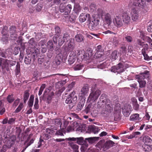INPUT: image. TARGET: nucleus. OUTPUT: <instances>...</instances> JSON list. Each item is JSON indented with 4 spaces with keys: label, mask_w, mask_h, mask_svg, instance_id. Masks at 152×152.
I'll return each instance as SVG.
<instances>
[{
    "label": "nucleus",
    "mask_w": 152,
    "mask_h": 152,
    "mask_svg": "<svg viewBox=\"0 0 152 152\" xmlns=\"http://www.w3.org/2000/svg\"><path fill=\"white\" fill-rule=\"evenodd\" d=\"M86 140H88L89 142H92L94 140V137H89L85 139Z\"/></svg>",
    "instance_id": "nucleus-64"
},
{
    "label": "nucleus",
    "mask_w": 152,
    "mask_h": 152,
    "mask_svg": "<svg viewBox=\"0 0 152 152\" xmlns=\"http://www.w3.org/2000/svg\"><path fill=\"white\" fill-rule=\"evenodd\" d=\"M34 140V139L33 138L31 139L29 142L27 143V145H25L26 146L22 150L21 152H24L26 150V148L30 145H31L32 144Z\"/></svg>",
    "instance_id": "nucleus-38"
},
{
    "label": "nucleus",
    "mask_w": 152,
    "mask_h": 152,
    "mask_svg": "<svg viewBox=\"0 0 152 152\" xmlns=\"http://www.w3.org/2000/svg\"><path fill=\"white\" fill-rule=\"evenodd\" d=\"M83 67V65L77 64L74 67V69L75 70H78L82 69Z\"/></svg>",
    "instance_id": "nucleus-40"
},
{
    "label": "nucleus",
    "mask_w": 152,
    "mask_h": 152,
    "mask_svg": "<svg viewBox=\"0 0 152 152\" xmlns=\"http://www.w3.org/2000/svg\"><path fill=\"white\" fill-rule=\"evenodd\" d=\"M62 38H60L58 40V45L61 46L64 43V40H63Z\"/></svg>",
    "instance_id": "nucleus-59"
},
{
    "label": "nucleus",
    "mask_w": 152,
    "mask_h": 152,
    "mask_svg": "<svg viewBox=\"0 0 152 152\" xmlns=\"http://www.w3.org/2000/svg\"><path fill=\"white\" fill-rule=\"evenodd\" d=\"M68 37V35L67 34H64V36L62 38L63 40H64V42L66 41L67 40Z\"/></svg>",
    "instance_id": "nucleus-56"
},
{
    "label": "nucleus",
    "mask_w": 152,
    "mask_h": 152,
    "mask_svg": "<svg viewBox=\"0 0 152 152\" xmlns=\"http://www.w3.org/2000/svg\"><path fill=\"white\" fill-rule=\"evenodd\" d=\"M133 107L134 109L135 110H138L139 108V105L137 103H136V104H133Z\"/></svg>",
    "instance_id": "nucleus-52"
},
{
    "label": "nucleus",
    "mask_w": 152,
    "mask_h": 152,
    "mask_svg": "<svg viewBox=\"0 0 152 152\" xmlns=\"http://www.w3.org/2000/svg\"><path fill=\"white\" fill-rule=\"evenodd\" d=\"M2 35L1 39V41L5 43L8 42L9 34H2Z\"/></svg>",
    "instance_id": "nucleus-25"
},
{
    "label": "nucleus",
    "mask_w": 152,
    "mask_h": 152,
    "mask_svg": "<svg viewBox=\"0 0 152 152\" xmlns=\"http://www.w3.org/2000/svg\"><path fill=\"white\" fill-rule=\"evenodd\" d=\"M45 86L46 85L45 84H43L40 87V90L39 92V95H40L42 94V91H43L45 87Z\"/></svg>",
    "instance_id": "nucleus-42"
},
{
    "label": "nucleus",
    "mask_w": 152,
    "mask_h": 152,
    "mask_svg": "<svg viewBox=\"0 0 152 152\" xmlns=\"http://www.w3.org/2000/svg\"><path fill=\"white\" fill-rule=\"evenodd\" d=\"M20 65L19 64H17L16 66V69L15 70V72L16 75L19 74L20 73Z\"/></svg>",
    "instance_id": "nucleus-37"
},
{
    "label": "nucleus",
    "mask_w": 152,
    "mask_h": 152,
    "mask_svg": "<svg viewBox=\"0 0 152 152\" xmlns=\"http://www.w3.org/2000/svg\"><path fill=\"white\" fill-rule=\"evenodd\" d=\"M56 44V42H53L52 41H49L47 43V47L48 50L51 51H53L55 47L54 44Z\"/></svg>",
    "instance_id": "nucleus-22"
},
{
    "label": "nucleus",
    "mask_w": 152,
    "mask_h": 152,
    "mask_svg": "<svg viewBox=\"0 0 152 152\" xmlns=\"http://www.w3.org/2000/svg\"><path fill=\"white\" fill-rule=\"evenodd\" d=\"M74 40L73 39H71L66 46V50L68 51H72L74 49Z\"/></svg>",
    "instance_id": "nucleus-14"
},
{
    "label": "nucleus",
    "mask_w": 152,
    "mask_h": 152,
    "mask_svg": "<svg viewBox=\"0 0 152 152\" xmlns=\"http://www.w3.org/2000/svg\"><path fill=\"white\" fill-rule=\"evenodd\" d=\"M23 107V104L22 103H20L18 107L16 108L15 111V113H17L20 112Z\"/></svg>",
    "instance_id": "nucleus-35"
},
{
    "label": "nucleus",
    "mask_w": 152,
    "mask_h": 152,
    "mask_svg": "<svg viewBox=\"0 0 152 152\" xmlns=\"http://www.w3.org/2000/svg\"><path fill=\"white\" fill-rule=\"evenodd\" d=\"M91 16L89 14H85L82 13L79 17V21L81 22H83L87 19L89 22L91 21Z\"/></svg>",
    "instance_id": "nucleus-10"
},
{
    "label": "nucleus",
    "mask_w": 152,
    "mask_h": 152,
    "mask_svg": "<svg viewBox=\"0 0 152 152\" xmlns=\"http://www.w3.org/2000/svg\"><path fill=\"white\" fill-rule=\"evenodd\" d=\"M16 29L17 28L16 27L14 26H12L10 27L9 30V31L10 33V36L11 37H12V35L16 33Z\"/></svg>",
    "instance_id": "nucleus-23"
},
{
    "label": "nucleus",
    "mask_w": 152,
    "mask_h": 152,
    "mask_svg": "<svg viewBox=\"0 0 152 152\" xmlns=\"http://www.w3.org/2000/svg\"><path fill=\"white\" fill-rule=\"evenodd\" d=\"M138 113L132 114L130 117V120L136 122H138L141 119Z\"/></svg>",
    "instance_id": "nucleus-13"
},
{
    "label": "nucleus",
    "mask_w": 152,
    "mask_h": 152,
    "mask_svg": "<svg viewBox=\"0 0 152 152\" xmlns=\"http://www.w3.org/2000/svg\"><path fill=\"white\" fill-rule=\"evenodd\" d=\"M66 140H67L68 141H76L77 140V143L79 144H82L84 141V139L83 137H78V138H66Z\"/></svg>",
    "instance_id": "nucleus-16"
},
{
    "label": "nucleus",
    "mask_w": 152,
    "mask_h": 152,
    "mask_svg": "<svg viewBox=\"0 0 152 152\" xmlns=\"http://www.w3.org/2000/svg\"><path fill=\"white\" fill-rule=\"evenodd\" d=\"M33 134H30L28 136V137L24 143V145H27V143H28L29 142V141L30 140L31 137L32 136Z\"/></svg>",
    "instance_id": "nucleus-45"
},
{
    "label": "nucleus",
    "mask_w": 152,
    "mask_h": 152,
    "mask_svg": "<svg viewBox=\"0 0 152 152\" xmlns=\"http://www.w3.org/2000/svg\"><path fill=\"white\" fill-rule=\"evenodd\" d=\"M88 130L90 132L94 134L97 133L100 130L98 127L94 125L89 126L88 128Z\"/></svg>",
    "instance_id": "nucleus-21"
},
{
    "label": "nucleus",
    "mask_w": 152,
    "mask_h": 152,
    "mask_svg": "<svg viewBox=\"0 0 152 152\" xmlns=\"http://www.w3.org/2000/svg\"><path fill=\"white\" fill-rule=\"evenodd\" d=\"M29 96V93L28 90H26L24 92L23 96V100L24 103L28 99Z\"/></svg>",
    "instance_id": "nucleus-32"
},
{
    "label": "nucleus",
    "mask_w": 152,
    "mask_h": 152,
    "mask_svg": "<svg viewBox=\"0 0 152 152\" xmlns=\"http://www.w3.org/2000/svg\"><path fill=\"white\" fill-rule=\"evenodd\" d=\"M128 67L129 65L127 64L119 63L116 66L112 67L111 71L114 73H120L123 72L124 69Z\"/></svg>",
    "instance_id": "nucleus-5"
},
{
    "label": "nucleus",
    "mask_w": 152,
    "mask_h": 152,
    "mask_svg": "<svg viewBox=\"0 0 152 152\" xmlns=\"http://www.w3.org/2000/svg\"><path fill=\"white\" fill-rule=\"evenodd\" d=\"M143 141L145 143H149L152 141L151 139L148 136H145L143 138Z\"/></svg>",
    "instance_id": "nucleus-31"
},
{
    "label": "nucleus",
    "mask_w": 152,
    "mask_h": 152,
    "mask_svg": "<svg viewBox=\"0 0 152 152\" xmlns=\"http://www.w3.org/2000/svg\"><path fill=\"white\" fill-rule=\"evenodd\" d=\"M16 118H10L8 120V123L10 124H12L15 123Z\"/></svg>",
    "instance_id": "nucleus-41"
},
{
    "label": "nucleus",
    "mask_w": 152,
    "mask_h": 152,
    "mask_svg": "<svg viewBox=\"0 0 152 152\" xmlns=\"http://www.w3.org/2000/svg\"><path fill=\"white\" fill-rule=\"evenodd\" d=\"M62 82L61 81H59L58 82L56 85V87L57 88H60V87H61L62 86Z\"/></svg>",
    "instance_id": "nucleus-53"
},
{
    "label": "nucleus",
    "mask_w": 152,
    "mask_h": 152,
    "mask_svg": "<svg viewBox=\"0 0 152 152\" xmlns=\"http://www.w3.org/2000/svg\"><path fill=\"white\" fill-rule=\"evenodd\" d=\"M137 43L138 44L143 48V49L142 50V53L145 57V59H148V57L147 55L146 54L145 51V50H147L148 48V44H144V42H141L140 40H137Z\"/></svg>",
    "instance_id": "nucleus-8"
},
{
    "label": "nucleus",
    "mask_w": 152,
    "mask_h": 152,
    "mask_svg": "<svg viewBox=\"0 0 152 152\" xmlns=\"http://www.w3.org/2000/svg\"><path fill=\"white\" fill-rule=\"evenodd\" d=\"M9 60L7 59H4L2 64V68L3 74L6 72V71H8L10 70L9 67Z\"/></svg>",
    "instance_id": "nucleus-9"
},
{
    "label": "nucleus",
    "mask_w": 152,
    "mask_h": 152,
    "mask_svg": "<svg viewBox=\"0 0 152 152\" xmlns=\"http://www.w3.org/2000/svg\"><path fill=\"white\" fill-rule=\"evenodd\" d=\"M38 77V73L37 72H34L33 73V78L35 80H36L37 79V77Z\"/></svg>",
    "instance_id": "nucleus-54"
},
{
    "label": "nucleus",
    "mask_w": 152,
    "mask_h": 152,
    "mask_svg": "<svg viewBox=\"0 0 152 152\" xmlns=\"http://www.w3.org/2000/svg\"><path fill=\"white\" fill-rule=\"evenodd\" d=\"M9 64L10 66H12L15 65V64L16 62L15 61H9Z\"/></svg>",
    "instance_id": "nucleus-63"
},
{
    "label": "nucleus",
    "mask_w": 152,
    "mask_h": 152,
    "mask_svg": "<svg viewBox=\"0 0 152 152\" xmlns=\"http://www.w3.org/2000/svg\"><path fill=\"white\" fill-rule=\"evenodd\" d=\"M28 43L30 45L29 46L31 47V48H32V47L35 44V42L34 40L33 39H31L29 40Z\"/></svg>",
    "instance_id": "nucleus-44"
},
{
    "label": "nucleus",
    "mask_w": 152,
    "mask_h": 152,
    "mask_svg": "<svg viewBox=\"0 0 152 152\" xmlns=\"http://www.w3.org/2000/svg\"><path fill=\"white\" fill-rule=\"evenodd\" d=\"M100 94V91L99 90H94L90 94L88 97L89 101H95L98 98Z\"/></svg>",
    "instance_id": "nucleus-7"
},
{
    "label": "nucleus",
    "mask_w": 152,
    "mask_h": 152,
    "mask_svg": "<svg viewBox=\"0 0 152 152\" xmlns=\"http://www.w3.org/2000/svg\"><path fill=\"white\" fill-rule=\"evenodd\" d=\"M84 106V104L79 103L77 106V108L78 110H81Z\"/></svg>",
    "instance_id": "nucleus-50"
},
{
    "label": "nucleus",
    "mask_w": 152,
    "mask_h": 152,
    "mask_svg": "<svg viewBox=\"0 0 152 152\" xmlns=\"http://www.w3.org/2000/svg\"><path fill=\"white\" fill-rule=\"evenodd\" d=\"M97 13L99 16L102 18L104 23L108 25L111 24L112 22V19L110 13H106L104 10L100 8L97 10Z\"/></svg>",
    "instance_id": "nucleus-2"
},
{
    "label": "nucleus",
    "mask_w": 152,
    "mask_h": 152,
    "mask_svg": "<svg viewBox=\"0 0 152 152\" xmlns=\"http://www.w3.org/2000/svg\"><path fill=\"white\" fill-rule=\"evenodd\" d=\"M89 87L88 85L84 86L81 89L80 96L83 97L86 95L88 93Z\"/></svg>",
    "instance_id": "nucleus-15"
},
{
    "label": "nucleus",
    "mask_w": 152,
    "mask_h": 152,
    "mask_svg": "<svg viewBox=\"0 0 152 152\" xmlns=\"http://www.w3.org/2000/svg\"><path fill=\"white\" fill-rule=\"evenodd\" d=\"M84 37L81 34H79L76 35L75 37L76 41L78 42H81L84 40Z\"/></svg>",
    "instance_id": "nucleus-24"
},
{
    "label": "nucleus",
    "mask_w": 152,
    "mask_h": 152,
    "mask_svg": "<svg viewBox=\"0 0 152 152\" xmlns=\"http://www.w3.org/2000/svg\"><path fill=\"white\" fill-rule=\"evenodd\" d=\"M75 93L74 91L72 92L69 95V96L66 100L65 102L66 104H70V106H73L77 99L76 96H75Z\"/></svg>",
    "instance_id": "nucleus-6"
},
{
    "label": "nucleus",
    "mask_w": 152,
    "mask_h": 152,
    "mask_svg": "<svg viewBox=\"0 0 152 152\" xmlns=\"http://www.w3.org/2000/svg\"><path fill=\"white\" fill-rule=\"evenodd\" d=\"M149 76V72L147 71H145L144 73H140L136 75V78L138 80L140 87L143 88L145 86L146 82L144 80L145 78H148Z\"/></svg>",
    "instance_id": "nucleus-4"
},
{
    "label": "nucleus",
    "mask_w": 152,
    "mask_h": 152,
    "mask_svg": "<svg viewBox=\"0 0 152 152\" xmlns=\"http://www.w3.org/2000/svg\"><path fill=\"white\" fill-rule=\"evenodd\" d=\"M55 122L56 124L59 125H60V126L61 127V122L60 119H56L55 120Z\"/></svg>",
    "instance_id": "nucleus-57"
},
{
    "label": "nucleus",
    "mask_w": 152,
    "mask_h": 152,
    "mask_svg": "<svg viewBox=\"0 0 152 152\" xmlns=\"http://www.w3.org/2000/svg\"><path fill=\"white\" fill-rule=\"evenodd\" d=\"M7 100L9 103H12L14 100L15 99L13 97L12 94L9 95L7 97Z\"/></svg>",
    "instance_id": "nucleus-34"
},
{
    "label": "nucleus",
    "mask_w": 152,
    "mask_h": 152,
    "mask_svg": "<svg viewBox=\"0 0 152 152\" xmlns=\"http://www.w3.org/2000/svg\"><path fill=\"white\" fill-rule=\"evenodd\" d=\"M123 22L127 24L129 23L131 21V18L129 15L126 13L123 14Z\"/></svg>",
    "instance_id": "nucleus-20"
},
{
    "label": "nucleus",
    "mask_w": 152,
    "mask_h": 152,
    "mask_svg": "<svg viewBox=\"0 0 152 152\" xmlns=\"http://www.w3.org/2000/svg\"><path fill=\"white\" fill-rule=\"evenodd\" d=\"M75 84V83L74 82H72L71 84L69 85L68 86V88L69 89L68 90V91H69L70 90V89H71L74 86V85Z\"/></svg>",
    "instance_id": "nucleus-61"
},
{
    "label": "nucleus",
    "mask_w": 152,
    "mask_h": 152,
    "mask_svg": "<svg viewBox=\"0 0 152 152\" xmlns=\"http://www.w3.org/2000/svg\"><path fill=\"white\" fill-rule=\"evenodd\" d=\"M114 24L116 26L120 27L123 25L121 18L119 16H116L113 20Z\"/></svg>",
    "instance_id": "nucleus-12"
},
{
    "label": "nucleus",
    "mask_w": 152,
    "mask_h": 152,
    "mask_svg": "<svg viewBox=\"0 0 152 152\" xmlns=\"http://www.w3.org/2000/svg\"><path fill=\"white\" fill-rule=\"evenodd\" d=\"M102 33L105 34H116V33L113 32L109 30H108L105 31H103Z\"/></svg>",
    "instance_id": "nucleus-51"
},
{
    "label": "nucleus",
    "mask_w": 152,
    "mask_h": 152,
    "mask_svg": "<svg viewBox=\"0 0 152 152\" xmlns=\"http://www.w3.org/2000/svg\"><path fill=\"white\" fill-rule=\"evenodd\" d=\"M118 57V53L116 50H115L112 53L110 58L112 61L116 60Z\"/></svg>",
    "instance_id": "nucleus-26"
},
{
    "label": "nucleus",
    "mask_w": 152,
    "mask_h": 152,
    "mask_svg": "<svg viewBox=\"0 0 152 152\" xmlns=\"http://www.w3.org/2000/svg\"><path fill=\"white\" fill-rule=\"evenodd\" d=\"M132 107L130 105H128L123 108L122 112L124 115L126 117L128 116L130 114L132 111Z\"/></svg>",
    "instance_id": "nucleus-11"
},
{
    "label": "nucleus",
    "mask_w": 152,
    "mask_h": 152,
    "mask_svg": "<svg viewBox=\"0 0 152 152\" xmlns=\"http://www.w3.org/2000/svg\"><path fill=\"white\" fill-rule=\"evenodd\" d=\"M76 57L77 56L76 54L73 52H72L69 56V58L68 59L69 63L70 64L73 63L75 61Z\"/></svg>",
    "instance_id": "nucleus-18"
},
{
    "label": "nucleus",
    "mask_w": 152,
    "mask_h": 152,
    "mask_svg": "<svg viewBox=\"0 0 152 152\" xmlns=\"http://www.w3.org/2000/svg\"><path fill=\"white\" fill-rule=\"evenodd\" d=\"M144 150L145 151L148 152L152 150V146L145 144L143 146Z\"/></svg>",
    "instance_id": "nucleus-29"
},
{
    "label": "nucleus",
    "mask_w": 152,
    "mask_h": 152,
    "mask_svg": "<svg viewBox=\"0 0 152 152\" xmlns=\"http://www.w3.org/2000/svg\"><path fill=\"white\" fill-rule=\"evenodd\" d=\"M138 6L142 9L147 11V7L146 2L145 0H134L133 3L131 1L129 4V7H132V10L131 13V15L132 20L134 21H137L140 18L139 12L136 9H134V7Z\"/></svg>",
    "instance_id": "nucleus-1"
},
{
    "label": "nucleus",
    "mask_w": 152,
    "mask_h": 152,
    "mask_svg": "<svg viewBox=\"0 0 152 152\" xmlns=\"http://www.w3.org/2000/svg\"><path fill=\"white\" fill-rule=\"evenodd\" d=\"M56 130V129H54L52 127L47 128L46 129L47 134H53L55 132Z\"/></svg>",
    "instance_id": "nucleus-28"
},
{
    "label": "nucleus",
    "mask_w": 152,
    "mask_h": 152,
    "mask_svg": "<svg viewBox=\"0 0 152 152\" xmlns=\"http://www.w3.org/2000/svg\"><path fill=\"white\" fill-rule=\"evenodd\" d=\"M65 131L64 128H63L61 130H58V131H56L55 134L56 135H60L61 136L63 135V132Z\"/></svg>",
    "instance_id": "nucleus-39"
},
{
    "label": "nucleus",
    "mask_w": 152,
    "mask_h": 152,
    "mask_svg": "<svg viewBox=\"0 0 152 152\" xmlns=\"http://www.w3.org/2000/svg\"><path fill=\"white\" fill-rule=\"evenodd\" d=\"M45 43L43 42H40V45H41V48L40 49H41V51L42 53H45L47 50V48L44 46Z\"/></svg>",
    "instance_id": "nucleus-33"
},
{
    "label": "nucleus",
    "mask_w": 152,
    "mask_h": 152,
    "mask_svg": "<svg viewBox=\"0 0 152 152\" xmlns=\"http://www.w3.org/2000/svg\"><path fill=\"white\" fill-rule=\"evenodd\" d=\"M8 27L6 26H4L3 27L1 31V34H8Z\"/></svg>",
    "instance_id": "nucleus-43"
},
{
    "label": "nucleus",
    "mask_w": 152,
    "mask_h": 152,
    "mask_svg": "<svg viewBox=\"0 0 152 152\" xmlns=\"http://www.w3.org/2000/svg\"><path fill=\"white\" fill-rule=\"evenodd\" d=\"M145 40L149 43H151L152 42L151 39L148 37H145Z\"/></svg>",
    "instance_id": "nucleus-58"
},
{
    "label": "nucleus",
    "mask_w": 152,
    "mask_h": 152,
    "mask_svg": "<svg viewBox=\"0 0 152 152\" xmlns=\"http://www.w3.org/2000/svg\"><path fill=\"white\" fill-rule=\"evenodd\" d=\"M106 144L107 145L110 147L112 146L114 144V143L112 141L109 140L107 141Z\"/></svg>",
    "instance_id": "nucleus-46"
},
{
    "label": "nucleus",
    "mask_w": 152,
    "mask_h": 152,
    "mask_svg": "<svg viewBox=\"0 0 152 152\" xmlns=\"http://www.w3.org/2000/svg\"><path fill=\"white\" fill-rule=\"evenodd\" d=\"M34 100V96L31 95L30 96L28 101V105L30 107L33 106Z\"/></svg>",
    "instance_id": "nucleus-36"
},
{
    "label": "nucleus",
    "mask_w": 152,
    "mask_h": 152,
    "mask_svg": "<svg viewBox=\"0 0 152 152\" xmlns=\"http://www.w3.org/2000/svg\"><path fill=\"white\" fill-rule=\"evenodd\" d=\"M74 127L73 126V125H72L71 126H69L66 129L67 132H69L73 131L74 129Z\"/></svg>",
    "instance_id": "nucleus-47"
},
{
    "label": "nucleus",
    "mask_w": 152,
    "mask_h": 152,
    "mask_svg": "<svg viewBox=\"0 0 152 152\" xmlns=\"http://www.w3.org/2000/svg\"><path fill=\"white\" fill-rule=\"evenodd\" d=\"M125 39L128 42H131L132 40V37L130 36H127L125 37Z\"/></svg>",
    "instance_id": "nucleus-55"
},
{
    "label": "nucleus",
    "mask_w": 152,
    "mask_h": 152,
    "mask_svg": "<svg viewBox=\"0 0 152 152\" xmlns=\"http://www.w3.org/2000/svg\"><path fill=\"white\" fill-rule=\"evenodd\" d=\"M140 134V132H137L132 133V134L129 135H127L126 137L128 139H132L135 137L136 135Z\"/></svg>",
    "instance_id": "nucleus-30"
},
{
    "label": "nucleus",
    "mask_w": 152,
    "mask_h": 152,
    "mask_svg": "<svg viewBox=\"0 0 152 152\" xmlns=\"http://www.w3.org/2000/svg\"><path fill=\"white\" fill-rule=\"evenodd\" d=\"M101 48L102 46L101 45H99L97 46L96 48L97 53H96L95 55L96 56L97 55V54H98V53H99V52H100L101 51V50H100V49H101Z\"/></svg>",
    "instance_id": "nucleus-60"
},
{
    "label": "nucleus",
    "mask_w": 152,
    "mask_h": 152,
    "mask_svg": "<svg viewBox=\"0 0 152 152\" xmlns=\"http://www.w3.org/2000/svg\"><path fill=\"white\" fill-rule=\"evenodd\" d=\"M80 7L79 5L75 4L74 5V10L78 12L80 10Z\"/></svg>",
    "instance_id": "nucleus-49"
},
{
    "label": "nucleus",
    "mask_w": 152,
    "mask_h": 152,
    "mask_svg": "<svg viewBox=\"0 0 152 152\" xmlns=\"http://www.w3.org/2000/svg\"><path fill=\"white\" fill-rule=\"evenodd\" d=\"M99 20L97 19H94L91 23V29L93 30H96L98 29L97 26L99 25Z\"/></svg>",
    "instance_id": "nucleus-17"
},
{
    "label": "nucleus",
    "mask_w": 152,
    "mask_h": 152,
    "mask_svg": "<svg viewBox=\"0 0 152 152\" xmlns=\"http://www.w3.org/2000/svg\"><path fill=\"white\" fill-rule=\"evenodd\" d=\"M148 31L149 32H152V24L149 25L148 27Z\"/></svg>",
    "instance_id": "nucleus-62"
},
{
    "label": "nucleus",
    "mask_w": 152,
    "mask_h": 152,
    "mask_svg": "<svg viewBox=\"0 0 152 152\" xmlns=\"http://www.w3.org/2000/svg\"><path fill=\"white\" fill-rule=\"evenodd\" d=\"M71 148L73 150V152H78L79 146L73 142L70 141L68 142Z\"/></svg>",
    "instance_id": "nucleus-19"
},
{
    "label": "nucleus",
    "mask_w": 152,
    "mask_h": 152,
    "mask_svg": "<svg viewBox=\"0 0 152 152\" xmlns=\"http://www.w3.org/2000/svg\"><path fill=\"white\" fill-rule=\"evenodd\" d=\"M30 50H31L30 51L31 55L28 54L25 57L24 59V62L26 64H29L31 63V58H32L33 61H34L38 57V51L37 49H35L34 48H32L31 50L30 49Z\"/></svg>",
    "instance_id": "nucleus-3"
},
{
    "label": "nucleus",
    "mask_w": 152,
    "mask_h": 152,
    "mask_svg": "<svg viewBox=\"0 0 152 152\" xmlns=\"http://www.w3.org/2000/svg\"><path fill=\"white\" fill-rule=\"evenodd\" d=\"M5 112V109L4 107V105L2 104V102L1 100H0V115H3Z\"/></svg>",
    "instance_id": "nucleus-27"
},
{
    "label": "nucleus",
    "mask_w": 152,
    "mask_h": 152,
    "mask_svg": "<svg viewBox=\"0 0 152 152\" xmlns=\"http://www.w3.org/2000/svg\"><path fill=\"white\" fill-rule=\"evenodd\" d=\"M96 5L94 4H91L90 6V8L91 11H92L96 9Z\"/></svg>",
    "instance_id": "nucleus-48"
}]
</instances>
